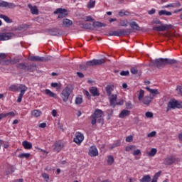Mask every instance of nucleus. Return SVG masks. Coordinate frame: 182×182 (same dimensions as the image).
I'll return each mask as SVG.
<instances>
[{"mask_svg": "<svg viewBox=\"0 0 182 182\" xmlns=\"http://www.w3.org/2000/svg\"><path fill=\"white\" fill-rule=\"evenodd\" d=\"M160 176H161V171H159V172L155 173V175L154 176V178L155 180H159V177H160Z\"/></svg>", "mask_w": 182, "mask_h": 182, "instance_id": "4d7b16f0", "label": "nucleus"}, {"mask_svg": "<svg viewBox=\"0 0 182 182\" xmlns=\"http://www.w3.org/2000/svg\"><path fill=\"white\" fill-rule=\"evenodd\" d=\"M83 140H85V135L80 132H75L73 141L76 143L77 146H80L82 144Z\"/></svg>", "mask_w": 182, "mask_h": 182, "instance_id": "423d86ee", "label": "nucleus"}, {"mask_svg": "<svg viewBox=\"0 0 182 182\" xmlns=\"http://www.w3.org/2000/svg\"><path fill=\"white\" fill-rule=\"evenodd\" d=\"M28 6L33 15H38V14H39V10H38V7L36 6H33L32 4H28Z\"/></svg>", "mask_w": 182, "mask_h": 182, "instance_id": "5701e85b", "label": "nucleus"}, {"mask_svg": "<svg viewBox=\"0 0 182 182\" xmlns=\"http://www.w3.org/2000/svg\"><path fill=\"white\" fill-rule=\"evenodd\" d=\"M88 154L90 157H96L97 156H99V151L95 146H92L89 149Z\"/></svg>", "mask_w": 182, "mask_h": 182, "instance_id": "2eb2a0df", "label": "nucleus"}, {"mask_svg": "<svg viewBox=\"0 0 182 182\" xmlns=\"http://www.w3.org/2000/svg\"><path fill=\"white\" fill-rule=\"evenodd\" d=\"M19 62H20L19 58H14V59L11 60V65H16V63H19Z\"/></svg>", "mask_w": 182, "mask_h": 182, "instance_id": "052dcab7", "label": "nucleus"}, {"mask_svg": "<svg viewBox=\"0 0 182 182\" xmlns=\"http://www.w3.org/2000/svg\"><path fill=\"white\" fill-rule=\"evenodd\" d=\"M146 90L148 92H149V93H151L153 95V97L154 98V96H156V95H160V92H159V90L157 89H151L149 87H146Z\"/></svg>", "mask_w": 182, "mask_h": 182, "instance_id": "a878e982", "label": "nucleus"}, {"mask_svg": "<svg viewBox=\"0 0 182 182\" xmlns=\"http://www.w3.org/2000/svg\"><path fill=\"white\" fill-rule=\"evenodd\" d=\"M145 116L148 119H151V117H153V114H152V112H147L145 113Z\"/></svg>", "mask_w": 182, "mask_h": 182, "instance_id": "680f3d73", "label": "nucleus"}, {"mask_svg": "<svg viewBox=\"0 0 182 182\" xmlns=\"http://www.w3.org/2000/svg\"><path fill=\"white\" fill-rule=\"evenodd\" d=\"M92 120H91V124L92 126H95L96 124V122H98V123H103V111L100 109H96L94 112V113L91 115Z\"/></svg>", "mask_w": 182, "mask_h": 182, "instance_id": "7ed1b4c3", "label": "nucleus"}, {"mask_svg": "<svg viewBox=\"0 0 182 182\" xmlns=\"http://www.w3.org/2000/svg\"><path fill=\"white\" fill-rule=\"evenodd\" d=\"M130 72L131 73H132L133 75H137L139 70H137V69L136 68H132L130 69Z\"/></svg>", "mask_w": 182, "mask_h": 182, "instance_id": "13d9d810", "label": "nucleus"}, {"mask_svg": "<svg viewBox=\"0 0 182 182\" xmlns=\"http://www.w3.org/2000/svg\"><path fill=\"white\" fill-rule=\"evenodd\" d=\"M136 150V146L134 145H129L125 147V151H127L128 153L130 151H134Z\"/></svg>", "mask_w": 182, "mask_h": 182, "instance_id": "4c0bfd02", "label": "nucleus"}, {"mask_svg": "<svg viewBox=\"0 0 182 182\" xmlns=\"http://www.w3.org/2000/svg\"><path fill=\"white\" fill-rule=\"evenodd\" d=\"M18 157L19 159H29L31 157V154L29 153H22L18 154Z\"/></svg>", "mask_w": 182, "mask_h": 182, "instance_id": "e433bc0d", "label": "nucleus"}, {"mask_svg": "<svg viewBox=\"0 0 182 182\" xmlns=\"http://www.w3.org/2000/svg\"><path fill=\"white\" fill-rule=\"evenodd\" d=\"M109 105L112 107H116V102H117V95L116 94H111L108 95Z\"/></svg>", "mask_w": 182, "mask_h": 182, "instance_id": "dca6fc26", "label": "nucleus"}, {"mask_svg": "<svg viewBox=\"0 0 182 182\" xmlns=\"http://www.w3.org/2000/svg\"><path fill=\"white\" fill-rule=\"evenodd\" d=\"M80 69L81 70H87V67H86V65H80Z\"/></svg>", "mask_w": 182, "mask_h": 182, "instance_id": "69168bd1", "label": "nucleus"}, {"mask_svg": "<svg viewBox=\"0 0 182 182\" xmlns=\"http://www.w3.org/2000/svg\"><path fill=\"white\" fill-rule=\"evenodd\" d=\"M133 156H139V154H141V151L140 149H135L133 152Z\"/></svg>", "mask_w": 182, "mask_h": 182, "instance_id": "bf43d9fd", "label": "nucleus"}, {"mask_svg": "<svg viewBox=\"0 0 182 182\" xmlns=\"http://www.w3.org/2000/svg\"><path fill=\"white\" fill-rule=\"evenodd\" d=\"M129 26H131L132 29H134V31H140V26H139V24L136 21L129 23Z\"/></svg>", "mask_w": 182, "mask_h": 182, "instance_id": "bb28decb", "label": "nucleus"}, {"mask_svg": "<svg viewBox=\"0 0 182 182\" xmlns=\"http://www.w3.org/2000/svg\"><path fill=\"white\" fill-rule=\"evenodd\" d=\"M0 18L1 19H4V21H5L6 23H12V20H11V18H9V17H8L7 16L0 14Z\"/></svg>", "mask_w": 182, "mask_h": 182, "instance_id": "473e14b6", "label": "nucleus"}, {"mask_svg": "<svg viewBox=\"0 0 182 182\" xmlns=\"http://www.w3.org/2000/svg\"><path fill=\"white\" fill-rule=\"evenodd\" d=\"M65 147V143L62 141H57L53 145V150L56 153H60L62 149Z\"/></svg>", "mask_w": 182, "mask_h": 182, "instance_id": "1a4fd4ad", "label": "nucleus"}, {"mask_svg": "<svg viewBox=\"0 0 182 182\" xmlns=\"http://www.w3.org/2000/svg\"><path fill=\"white\" fill-rule=\"evenodd\" d=\"M31 115H33L34 117H39L42 115V112L38 109H34L31 112Z\"/></svg>", "mask_w": 182, "mask_h": 182, "instance_id": "2f4dec72", "label": "nucleus"}, {"mask_svg": "<svg viewBox=\"0 0 182 182\" xmlns=\"http://www.w3.org/2000/svg\"><path fill=\"white\" fill-rule=\"evenodd\" d=\"M126 14V12L123 10H121L119 12V16H124Z\"/></svg>", "mask_w": 182, "mask_h": 182, "instance_id": "774afa93", "label": "nucleus"}, {"mask_svg": "<svg viewBox=\"0 0 182 182\" xmlns=\"http://www.w3.org/2000/svg\"><path fill=\"white\" fill-rule=\"evenodd\" d=\"M73 92V86L72 85H68L60 93V97L63 99L64 103H66L69 100V97L72 95Z\"/></svg>", "mask_w": 182, "mask_h": 182, "instance_id": "20e7f679", "label": "nucleus"}, {"mask_svg": "<svg viewBox=\"0 0 182 182\" xmlns=\"http://www.w3.org/2000/svg\"><path fill=\"white\" fill-rule=\"evenodd\" d=\"M129 29H120L117 31H110L108 33L109 36H124L129 34Z\"/></svg>", "mask_w": 182, "mask_h": 182, "instance_id": "39448f33", "label": "nucleus"}, {"mask_svg": "<svg viewBox=\"0 0 182 182\" xmlns=\"http://www.w3.org/2000/svg\"><path fill=\"white\" fill-rule=\"evenodd\" d=\"M126 141H127L128 143H131V141H133V136L130 135L127 136Z\"/></svg>", "mask_w": 182, "mask_h": 182, "instance_id": "0e129e2a", "label": "nucleus"}, {"mask_svg": "<svg viewBox=\"0 0 182 182\" xmlns=\"http://www.w3.org/2000/svg\"><path fill=\"white\" fill-rule=\"evenodd\" d=\"M83 94L85 95V96H86L87 97V99L89 100H90V99H92V95H90V93L89 92V91L87 90H84L83 91Z\"/></svg>", "mask_w": 182, "mask_h": 182, "instance_id": "de8ad7c7", "label": "nucleus"}, {"mask_svg": "<svg viewBox=\"0 0 182 182\" xmlns=\"http://www.w3.org/2000/svg\"><path fill=\"white\" fill-rule=\"evenodd\" d=\"M170 8H179V6H181V4L178 2V3H172L169 4Z\"/></svg>", "mask_w": 182, "mask_h": 182, "instance_id": "49530a36", "label": "nucleus"}, {"mask_svg": "<svg viewBox=\"0 0 182 182\" xmlns=\"http://www.w3.org/2000/svg\"><path fill=\"white\" fill-rule=\"evenodd\" d=\"M126 116H130V111L127 109H123L119 114L120 119H124Z\"/></svg>", "mask_w": 182, "mask_h": 182, "instance_id": "b1692460", "label": "nucleus"}, {"mask_svg": "<svg viewBox=\"0 0 182 182\" xmlns=\"http://www.w3.org/2000/svg\"><path fill=\"white\" fill-rule=\"evenodd\" d=\"M0 8H7L9 9H14V8H16V4L0 0Z\"/></svg>", "mask_w": 182, "mask_h": 182, "instance_id": "f8f14e48", "label": "nucleus"}, {"mask_svg": "<svg viewBox=\"0 0 182 182\" xmlns=\"http://www.w3.org/2000/svg\"><path fill=\"white\" fill-rule=\"evenodd\" d=\"M49 35L51 36H62V33H60V29L57 28H53L48 30Z\"/></svg>", "mask_w": 182, "mask_h": 182, "instance_id": "f3484780", "label": "nucleus"}, {"mask_svg": "<svg viewBox=\"0 0 182 182\" xmlns=\"http://www.w3.org/2000/svg\"><path fill=\"white\" fill-rule=\"evenodd\" d=\"M107 161L108 166H112L113 163H114V158L113 157V156H109Z\"/></svg>", "mask_w": 182, "mask_h": 182, "instance_id": "a19ab883", "label": "nucleus"}, {"mask_svg": "<svg viewBox=\"0 0 182 182\" xmlns=\"http://www.w3.org/2000/svg\"><path fill=\"white\" fill-rule=\"evenodd\" d=\"M22 146L26 149V150H31V149H32V144L28 141H23Z\"/></svg>", "mask_w": 182, "mask_h": 182, "instance_id": "cd10ccee", "label": "nucleus"}, {"mask_svg": "<svg viewBox=\"0 0 182 182\" xmlns=\"http://www.w3.org/2000/svg\"><path fill=\"white\" fill-rule=\"evenodd\" d=\"M93 28H102L104 26L102 23H100V21H95L92 24Z\"/></svg>", "mask_w": 182, "mask_h": 182, "instance_id": "c03bdc74", "label": "nucleus"}, {"mask_svg": "<svg viewBox=\"0 0 182 182\" xmlns=\"http://www.w3.org/2000/svg\"><path fill=\"white\" fill-rule=\"evenodd\" d=\"M42 177H43V178H44V180H45L46 182L49 181L50 178H49V176L48 175V173H42Z\"/></svg>", "mask_w": 182, "mask_h": 182, "instance_id": "8fccbe9b", "label": "nucleus"}, {"mask_svg": "<svg viewBox=\"0 0 182 182\" xmlns=\"http://www.w3.org/2000/svg\"><path fill=\"white\" fill-rule=\"evenodd\" d=\"M119 26H128L127 21L121 20L119 23Z\"/></svg>", "mask_w": 182, "mask_h": 182, "instance_id": "09e8293b", "label": "nucleus"}, {"mask_svg": "<svg viewBox=\"0 0 182 182\" xmlns=\"http://www.w3.org/2000/svg\"><path fill=\"white\" fill-rule=\"evenodd\" d=\"M103 63H106V60L101 59H94L86 62V66H97V65H103Z\"/></svg>", "mask_w": 182, "mask_h": 182, "instance_id": "6e6552de", "label": "nucleus"}, {"mask_svg": "<svg viewBox=\"0 0 182 182\" xmlns=\"http://www.w3.org/2000/svg\"><path fill=\"white\" fill-rule=\"evenodd\" d=\"M75 103V105H82V103H83V98L82 97V95L76 97Z\"/></svg>", "mask_w": 182, "mask_h": 182, "instance_id": "c9c22d12", "label": "nucleus"}, {"mask_svg": "<svg viewBox=\"0 0 182 182\" xmlns=\"http://www.w3.org/2000/svg\"><path fill=\"white\" fill-rule=\"evenodd\" d=\"M143 97H144V90H140L138 95V100H143Z\"/></svg>", "mask_w": 182, "mask_h": 182, "instance_id": "a18cd8bd", "label": "nucleus"}, {"mask_svg": "<svg viewBox=\"0 0 182 182\" xmlns=\"http://www.w3.org/2000/svg\"><path fill=\"white\" fill-rule=\"evenodd\" d=\"M6 58V54L4 53H0V60H2L3 59H5Z\"/></svg>", "mask_w": 182, "mask_h": 182, "instance_id": "338daca9", "label": "nucleus"}, {"mask_svg": "<svg viewBox=\"0 0 182 182\" xmlns=\"http://www.w3.org/2000/svg\"><path fill=\"white\" fill-rule=\"evenodd\" d=\"M85 22H93V21H95V19H93V18H92V16H87L85 17Z\"/></svg>", "mask_w": 182, "mask_h": 182, "instance_id": "603ef678", "label": "nucleus"}, {"mask_svg": "<svg viewBox=\"0 0 182 182\" xmlns=\"http://www.w3.org/2000/svg\"><path fill=\"white\" fill-rule=\"evenodd\" d=\"M125 106H126L127 109H133V105L132 104V102L130 101L126 102L125 103Z\"/></svg>", "mask_w": 182, "mask_h": 182, "instance_id": "3c124183", "label": "nucleus"}, {"mask_svg": "<svg viewBox=\"0 0 182 182\" xmlns=\"http://www.w3.org/2000/svg\"><path fill=\"white\" fill-rule=\"evenodd\" d=\"M90 93H91L92 96L94 97L96 96H100V93H99V90L96 87H91L89 89Z\"/></svg>", "mask_w": 182, "mask_h": 182, "instance_id": "aec40b11", "label": "nucleus"}, {"mask_svg": "<svg viewBox=\"0 0 182 182\" xmlns=\"http://www.w3.org/2000/svg\"><path fill=\"white\" fill-rule=\"evenodd\" d=\"M177 161V159L174 156H168L164 159V164L165 166H171V164H174Z\"/></svg>", "mask_w": 182, "mask_h": 182, "instance_id": "4468645a", "label": "nucleus"}, {"mask_svg": "<svg viewBox=\"0 0 182 182\" xmlns=\"http://www.w3.org/2000/svg\"><path fill=\"white\" fill-rule=\"evenodd\" d=\"M35 65L33 64H30L26 65V70L28 71V72H33L35 70L34 68H35Z\"/></svg>", "mask_w": 182, "mask_h": 182, "instance_id": "ea45409f", "label": "nucleus"}, {"mask_svg": "<svg viewBox=\"0 0 182 182\" xmlns=\"http://www.w3.org/2000/svg\"><path fill=\"white\" fill-rule=\"evenodd\" d=\"M170 28H171V25L161 24V26H154L153 31H156L157 32H164V31H168Z\"/></svg>", "mask_w": 182, "mask_h": 182, "instance_id": "9b49d317", "label": "nucleus"}, {"mask_svg": "<svg viewBox=\"0 0 182 182\" xmlns=\"http://www.w3.org/2000/svg\"><path fill=\"white\" fill-rule=\"evenodd\" d=\"M29 60H31L32 62H48V58L31 56L29 58Z\"/></svg>", "mask_w": 182, "mask_h": 182, "instance_id": "a211bd4d", "label": "nucleus"}, {"mask_svg": "<svg viewBox=\"0 0 182 182\" xmlns=\"http://www.w3.org/2000/svg\"><path fill=\"white\" fill-rule=\"evenodd\" d=\"M15 35L13 33H0V42L4 41H9L12 39Z\"/></svg>", "mask_w": 182, "mask_h": 182, "instance_id": "ddd939ff", "label": "nucleus"}, {"mask_svg": "<svg viewBox=\"0 0 182 182\" xmlns=\"http://www.w3.org/2000/svg\"><path fill=\"white\" fill-rule=\"evenodd\" d=\"M9 90H10V92H20L17 99V103H21V102H22L23 95H25V93H26V90H28V87L23 84H21L18 86V85H12L9 87Z\"/></svg>", "mask_w": 182, "mask_h": 182, "instance_id": "f257e3e1", "label": "nucleus"}, {"mask_svg": "<svg viewBox=\"0 0 182 182\" xmlns=\"http://www.w3.org/2000/svg\"><path fill=\"white\" fill-rule=\"evenodd\" d=\"M72 25H73V21L69 18H64L63 20V26H64V28H69V26H72Z\"/></svg>", "mask_w": 182, "mask_h": 182, "instance_id": "4be33fe9", "label": "nucleus"}, {"mask_svg": "<svg viewBox=\"0 0 182 182\" xmlns=\"http://www.w3.org/2000/svg\"><path fill=\"white\" fill-rule=\"evenodd\" d=\"M16 170V168L14 165H9L7 166V169L5 171L6 176H9V174H12L15 173V171Z\"/></svg>", "mask_w": 182, "mask_h": 182, "instance_id": "6ab92c4d", "label": "nucleus"}, {"mask_svg": "<svg viewBox=\"0 0 182 182\" xmlns=\"http://www.w3.org/2000/svg\"><path fill=\"white\" fill-rule=\"evenodd\" d=\"M122 142H120V141H116L114 144L110 145L109 149L110 150H113V149H116V147L120 146Z\"/></svg>", "mask_w": 182, "mask_h": 182, "instance_id": "f704fd0d", "label": "nucleus"}, {"mask_svg": "<svg viewBox=\"0 0 182 182\" xmlns=\"http://www.w3.org/2000/svg\"><path fill=\"white\" fill-rule=\"evenodd\" d=\"M105 90H106L107 96H110V95H112V92L113 90V87H112L111 85H107L105 87Z\"/></svg>", "mask_w": 182, "mask_h": 182, "instance_id": "58836bf2", "label": "nucleus"}, {"mask_svg": "<svg viewBox=\"0 0 182 182\" xmlns=\"http://www.w3.org/2000/svg\"><path fill=\"white\" fill-rule=\"evenodd\" d=\"M129 70H127V71H121L120 72V75L121 76H129Z\"/></svg>", "mask_w": 182, "mask_h": 182, "instance_id": "e2e57ef3", "label": "nucleus"}, {"mask_svg": "<svg viewBox=\"0 0 182 182\" xmlns=\"http://www.w3.org/2000/svg\"><path fill=\"white\" fill-rule=\"evenodd\" d=\"M153 63L156 68L160 69V68H163L166 65H175V63H177V61L170 58H158L154 60Z\"/></svg>", "mask_w": 182, "mask_h": 182, "instance_id": "f03ea898", "label": "nucleus"}, {"mask_svg": "<svg viewBox=\"0 0 182 182\" xmlns=\"http://www.w3.org/2000/svg\"><path fill=\"white\" fill-rule=\"evenodd\" d=\"M95 5H96V1L90 0V1L87 5V7L88 8V9H92V8H95Z\"/></svg>", "mask_w": 182, "mask_h": 182, "instance_id": "72a5a7b5", "label": "nucleus"}, {"mask_svg": "<svg viewBox=\"0 0 182 182\" xmlns=\"http://www.w3.org/2000/svg\"><path fill=\"white\" fill-rule=\"evenodd\" d=\"M45 95H47V96H49L50 97H54V99H56L58 95L55 94L53 92L50 91L49 89H46L44 90Z\"/></svg>", "mask_w": 182, "mask_h": 182, "instance_id": "393cba45", "label": "nucleus"}, {"mask_svg": "<svg viewBox=\"0 0 182 182\" xmlns=\"http://www.w3.org/2000/svg\"><path fill=\"white\" fill-rule=\"evenodd\" d=\"M124 104V101L123 100V99H121L119 100V102H115V106H123Z\"/></svg>", "mask_w": 182, "mask_h": 182, "instance_id": "864d4df0", "label": "nucleus"}, {"mask_svg": "<svg viewBox=\"0 0 182 182\" xmlns=\"http://www.w3.org/2000/svg\"><path fill=\"white\" fill-rule=\"evenodd\" d=\"M54 15H58V18H66V16H68V10L62 8L57 9L54 11Z\"/></svg>", "mask_w": 182, "mask_h": 182, "instance_id": "9d476101", "label": "nucleus"}, {"mask_svg": "<svg viewBox=\"0 0 182 182\" xmlns=\"http://www.w3.org/2000/svg\"><path fill=\"white\" fill-rule=\"evenodd\" d=\"M154 97L150 96H145L142 102L144 105H146V106H149L151 102H153Z\"/></svg>", "mask_w": 182, "mask_h": 182, "instance_id": "412c9836", "label": "nucleus"}, {"mask_svg": "<svg viewBox=\"0 0 182 182\" xmlns=\"http://www.w3.org/2000/svg\"><path fill=\"white\" fill-rule=\"evenodd\" d=\"M155 154H157V149L156 148H152L149 152L146 153L148 157H154Z\"/></svg>", "mask_w": 182, "mask_h": 182, "instance_id": "c85d7f7f", "label": "nucleus"}, {"mask_svg": "<svg viewBox=\"0 0 182 182\" xmlns=\"http://www.w3.org/2000/svg\"><path fill=\"white\" fill-rule=\"evenodd\" d=\"M176 107L180 109V107H181V104H180L176 99L171 100L168 103L166 112H168L171 109H176Z\"/></svg>", "mask_w": 182, "mask_h": 182, "instance_id": "0eeeda50", "label": "nucleus"}, {"mask_svg": "<svg viewBox=\"0 0 182 182\" xmlns=\"http://www.w3.org/2000/svg\"><path fill=\"white\" fill-rule=\"evenodd\" d=\"M157 132L156 131H153L147 134V137H155Z\"/></svg>", "mask_w": 182, "mask_h": 182, "instance_id": "5fc2aeb1", "label": "nucleus"}, {"mask_svg": "<svg viewBox=\"0 0 182 182\" xmlns=\"http://www.w3.org/2000/svg\"><path fill=\"white\" fill-rule=\"evenodd\" d=\"M8 116H9L10 117H15L16 114L13 111H11L10 112L6 113V117H8Z\"/></svg>", "mask_w": 182, "mask_h": 182, "instance_id": "6e6d98bb", "label": "nucleus"}, {"mask_svg": "<svg viewBox=\"0 0 182 182\" xmlns=\"http://www.w3.org/2000/svg\"><path fill=\"white\" fill-rule=\"evenodd\" d=\"M17 69H21V70H26V65L25 63H18L16 65Z\"/></svg>", "mask_w": 182, "mask_h": 182, "instance_id": "79ce46f5", "label": "nucleus"}, {"mask_svg": "<svg viewBox=\"0 0 182 182\" xmlns=\"http://www.w3.org/2000/svg\"><path fill=\"white\" fill-rule=\"evenodd\" d=\"M159 16H162V15H166V16H171L172 14L171 11H167L166 10H161L159 11Z\"/></svg>", "mask_w": 182, "mask_h": 182, "instance_id": "7c9ffc66", "label": "nucleus"}, {"mask_svg": "<svg viewBox=\"0 0 182 182\" xmlns=\"http://www.w3.org/2000/svg\"><path fill=\"white\" fill-rule=\"evenodd\" d=\"M140 182H150L151 181V176L150 175L144 176L140 180Z\"/></svg>", "mask_w": 182, "mask_h": 182, "instance_id": "c756f323", "label": "nucleus"}, {"mask_svg": "<svg viewBox=\"0 0 182 182\" xmlns=\"http://www.w3.org/2000/svg\"><path fill=\"white\" fill-rule=\"evenodd\" d=\"M82 28L84 29H93V26L90 23H86L82 24Z\"/></svg>", "mask_w": 182, "mask_h": 182, "instance_id": "37998d69", "label": "nucleus"}]
</instances>
